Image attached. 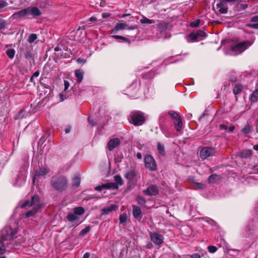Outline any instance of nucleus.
<instances>
[{"mask_svg":"<svg viewBox=\"0 0 258 258\" xmlns=\"http://www.w3.org/2000/svg\"><path fill=\"white\" fill-rule=\"evenodd\" d=\"M136 156H137V157L138 159H141L142 158V154H141V153H138L137 154Z\"/></svg>","mask_w":258,"mask_h":258,"instance_id":"59","label":"nucleus"},{"mask_svg":"<svg viewBox=\"0 0 258 258\" xmlns=\"http://www.w3.org/2000/svg\"><path fill=\"white\" fill-rule=\"evenodd\" d=\"M88 122L92 126H94L96 124V122H95V121L91 117H88Z\"/></svg>","mask_w":258,"mask_h":258,"instance_id":"51","label":"nucleus"},{"mask_svg":"<svg viewBox=\"0 0 258 258\" xmlns=\"http://www.w3.org/2000/svg\"><path fill=\"white\" fill-rule=\"evenodd\" d=\"M140 22L143 24H152L154 23V21L149 19L145 17H143L142 18L140 19Z\"/></svg>","mask_w":258,"mask_h":258,"instance_id":"34","label":"nucleus"},{"mask_svg":"<svg viewBox=\"0 0 258 258\" xmlns=\"http://www.w3.org/2000/svg\"><path fill=\"white\" fill-rule=\"evenodd\" d=\"M198 38L205 37L206 36L205 32L201 30H198L196 32Z\"/></svg>","mask_w":258,"mask_h":258,"instance_id":"42","label":"nucleus"},{"mask_svg":"<svg viewBox=\"0 0 258 258\" xmlns=\"http://www.w3.org/2000/svg\"><path fill=\"white\" fill-rule=\"evenodd\" d=\"M50 185L54 189L62 191L68 187V181L64 175H55L50 179Z\"/></svg>","mask_w":258,"mask_h":258,"instance_id":"3","label":"nucleus"},{"mask_svg":"<svg viewBox=\"0 0 258 258\" xmlns=\"http://www.w3.org/2000/svg\"><path fill=\"white\" fill-rule=\"evenodd\" d=\"M220 127L221 128H223V129H227V126L225 125H224V124H220Z\"/></svg>","mask_w":258,"mask_h":258,"instance_id":"61","label":"nucleus"},{"mask_svg":"<svg viewBox=\"0 0 258 258\" xmlns=\"http://www.w3.org/2000/svg\"><path fill=\"white\" fill-rule=\"evenodd\" d=\"M253 41H245L239 42L231 48L230 53L231 55H237L246 50L249 46L252 45Z\"/></svg>","mask_w":258,"mask_h":258,"instance_id":"6","label":"nucleus"},{"mask_svg":"<svg viewBox=\"0 0 258 258\" xmlns=\"http://www.w3.org/2000/svg\"><path fill=\"white\" fill-rule=\"evenodd\" d=\"M17 230L11 226H5L1 231L0 238L3 241H11L16 237Z\"/></svg>","mask_w":258,"mask_h":258,"instance_id":"5","label":"nucleus"},{"mask_svg":"<svg viewBox=\"0 0 258 258\" xmlns=\"http://www.w3.org/2000/svg\"><path fill=\"white\" fill-rule=\"evenodd\" d=\"M253 149L255 151H258V145H255L253 146Z\"/></svg>","mask_w":258,"mask_h":258,"instance_id":"63","label":"nucleus"},{"mask_svg":"<svg viewBox=\"0 0 258 258\" xmlns=\"http://www.w3.org/2000/svg\"><path fill=\"white\" fill-rule=\"evenodd\" d=\"M49 169L47 167H39L35 170L33 177V183L35 184L40 179L45 178L46 175L49 172Z\"/></svg>","mask_w":258,"mask_h":258,"instance_id":"7","label":"nucleus"},{"mask_svg":"<svg viewBox=\"0 0 258 258\" xmlns=\"http://www.w3.org/2000/svg\"><path fill=\"white\" fill-rule=\"evenodd\" d=\"M150 238L153 243L157 245L160 246L164 242L163 236L157 232H150L149 233Z\"/></svg>","mask_w":258,"mask_h":258,"instance_id":"9","label":"nucleus"},{"mask_svg":"<svg viewBox=\"0 0 258 258\" xmlns=\"http://www.w3.org/2000/svg\"><path fill=\"white\" fill-rule=\"evenodd\" d=\"M200 22V20H197L196 21H192L190 23V26L191 27H197L199 26Z\"/></svg>","mask_w":258,"mask_h":258,"instance_id":"46","label":"nucleus"},{"mask_svg":"<svg viewBox=\"0 0 258 258\" xmlns=\"http://www.w3.org/2000/svg\"><path fill=\"white\" fill-rule=\"evenodd\" d=\"M197 185H198V188H203V186H204V185L203 184H201L200 183H197Z\"/></svg>","mask_w":258,"mask_h":258,"instance_id":"62","label":"nucleus"},{"mask_svg":"<svg viewBox=\"0 0 258 258\" xmlns=\"http://www.w3.org/2000/svg\"><path fill=\"white\" fill-rule=\"evenodd\" d=\"M25 115V111L21 110L17 114L15 115L14 119L15 120L20 119L22 118Z\"/></svg>","mask_w":258,"mask_h":258,"instance_id":"32","label":"nucleus"},{"mask_svg":"<svg viewBox=\"0 0 258 258\" xmlns=\"http://www.w3.org/2000/svg\"><path fill=\"white\" fill-rule=\"evenodd\" d=\"M85 209L82 207H76L72 213H70L67 215V219L70 222H73L79 219L80 216L85 213Z\"/></svg>","mask_w":258,"mask_h":258,"instance_id":"8","label":"nucleus"},{"mask_svg":"<svg viewBox=\"0 0 258 258\" xmlns=\"http://www.w3.org/2000/svg\"><path fill=\"white\" fill-rule=\"evenodd\" d=\"M126 214L120 215L119 216V222L120 224H125L126 221Z\"/></svg>","mask_w":258,"mask_h":258,"instance_id":"41","label":"nucleus"},{"mask_svg":"<svg viewBox=\"0 0 258 258\" xmlns=\"http://www.w3.org/2000/svg\"><path fill=\"white\" fill-rule=\"evenodd\" d=\"M242 89L241 85L238 84H236L233 88V92L235 95L239 94L241 93Z\"/></svg>","mask_w":258,"mask_h":258,"instance_id":"27","label":"nucleus"},{"mask_svg":"<svg viewBox=\"0 0 258 258\" xmlns=\"http://www.w3.org/2000/svg\"><path fill=\"white\" fill-rule=\"evenodd\" d=\"M59 99L60 101H63L67 99L66 91H62L59 94Z\"/></svg>","mask_w":258,"mask_h":258,"instance_id":"39","label":"nucleus"},{"mask_svg":"<svg viewBox=\"0 0 258 258\" xmlns=\"http://www.w3.org/2000/svg\"><path fill=\"white\" fill-rule=\"evenodd\" d=\"M169 114L175 120H177L180 118V117L179 115V114L174 111H169Z\"/></svg>","mask_w":258,"mask_h":258,"instance_id":"35","label":"nucleus"},{"mask_svg":"<svg viewBox=\"0 0 258 258\" xmlns=\"http://www.w3.org/2000/svg\"><path fill=\"white\" fill-rule=\"evenodd\" d=\"M251 126L249 124H246L244 126L242 130V132L244 134H247L251 131Z\"/></svg>","mask_w":258,"mask_h":258,"instance_id":"38","label":"nucleus"},{"mask_svg":"<svg viewBox=\"0 0 258 258\" xmlns=\"http://www.w3.org/2000/svg\"><path fill=\"white\" fill-rule=\"evenodd\" d=\"M246 26L252 29H258V23L255 24H248L246 25Z\"/></svg>","mask_w":258,"mask_h":258,"instance_id":"49","label":"nucleus"},{"mask_svg":"<svg viewBox=\"0 0 258 258\" xmlns=\"http://www.w3.org/2000/svg\"><path fill=\"white\" fill-rule=\"evenodd\" d=\"M27 206L33 207V209L28 211L25 214L26 217H30L34 215L43 206L40 202L39 196L35 195L32 197L30 202L26 200L21 205L22 208H25Z\"/></svg>","mask_w":258,"mask_h":258,"instance_id":"1","label":"nucleus"},{"mask_svg":"<svg viewBox=\"0 0 258 258\" xmlns=\"http://www.w3.org/2000/svg\"><path fill=\"white\" fill-rule=\"evenodd\" d=\"M215 153V150L213 148L205 147L200 151V155L201 158L206 159L212 156Z\"/></svg>","mask_w":258,"mask_h":258,"instance_id":"12","label":"nucleus"},{"mask_svg":"<svg viewBox=\"0 0 258 258\" xmlns=\"http://www.w3.org/2000/svg\"><path fill=\"white\" fill-rule=\"evenodd\" d=\"M118 209V206L115 204H112L110 206H107L102 209V215H108L112 211H116Z\"/></svg>","mask_w":258,"mask_h":258,"instance_id":"16","label":"nucleus"},{"mask_svg":"<svg viewBox=\"0 0 258 258\" xmlns=\"http://www.w3.org/2000/svg\"><path fill=\"white\" fill-rule=\"evenodd\" d=\"M117 186L113 183H108L102 185L97 186L95 187V189L97 191H101L103 189H109L111 188H115Z\"/></svg>","mask_w":258,"mask_h":258,"instance_id":"18","label":"nucleus"},{"mask_svg":"<svg viewBox=\"0 0 258 258\" xmlns=\"http://www.w3.org/2000/svg\"><path fill=\"white\" fill-rule=\"evenodd\" d=\"M169 27V23L165 22H161L158 25V30L160 33V36H159V38H163V39L166 38V31Z\"/></svg>","mask_w":258,"mask_h":258,"instance_id":"13","label":"nucleus"},{"mask_svg":"<svg viewBox=\"0 0 258 258\" xmlns=\"http://www.w3.org/2000/svg\"><path fill=\"white\" fill-rule=\"evenodd\" d=\"M143 193L147 196H155L158 194V187L154 185H150L147 189L143 191Z\"/></svg>","mask_w":258,"mask_h":258,"instance_id":"14","label":"nucleus"},{"mask_svg":"<svg viewBox=\"0 0 258 258\" xmlns=\"http://www.w3.org/2000/svg\"><path fill=\"white\" fill-rule=\"evenodd\" d=\"M208 251L212 253L215 252L217 250V248L213 245H210L208 247Z\"/></svg>","mask_w":258,"mask_h":258,"instance_id":"44","label":"nucleus"},{"mask_svg":"<svg viewBox=\"0 0 258 258\" xmlns=\"http://www.w3.org/2000/svg\"><path fill=\"white\" fill-rule=\"evenodd\" d=\"M145 167L151 171H155L157 168L156 163L151 155H147L144 159Z\"/></svg>","mask_w":258,"mask_h":258,"instance_id":"11","label":"nucleus"},{"mask_svg":"<svg viewBox=\"0 0 258 258\" xmlns=\"http://www.w3.org/2000/svg\"><path fill=\"white\" fill-rule=\"evenodd\" d=\"M136 200L138 204L142 206L145 207V204L146 203V200L144 198L138 196L137 197Z\"/></svg>","mask_w":258,"mask_h":258,"instance_id":"33","label":"nucleus"},{"mask_svg":"<svg viewBox=\"0 0 258 258\" xmlns=\"http://www.w3.org/2000/svg\"><path fill=\"white\" fill-rule=\"evenodd\" d=\"M84 72L82 70H77L75 71V76L77 78V82L81 83L84 78Z\"/></svg>","mask_w":258,"mask_h":258,"instance_id":"22","label":"nucleus"},{"mask_svg":"<svg viewBox=\"0 0 258 258\" xmlns=\"http://www.w3.org/2000/svg\"><path fill=\"white\" fill-rule=\"evenodd\" d=\"M76 61L78 63H83V64H85L87 62L86 59H84L80 58V57L77 59Z\"/></svg>","mask_w":258,"mask_h":258,"instance_id":"50","label":"nucleus"},{"mask_svg":"<svg viewBox=\"0 0 258 258\" xmlns=\"http://www.w3.org/2000/svg\"><path fill=\"white\" fill-rule=\"evenodd\" d=\"M217 8L221 13L225 14L227 13V7L226 5L222 2H220L217 4Z\"/></svg>","mask_w":258,"mask_h":258,"instance_id":"21","label":"nucleus"},{"mask_svg":"<svg viewBox=\"0 0 258 258\" xmlns=\"http://www.w3.org/2000/svg\"><path fill=\"white\" fill-rule=\"evenodd\" d=\"M128 120L135 126L143 125L145 121V117L143 112L139 110H133L130 112Z\"/></svg>","mask_w":258,"mask_h":258,"instance_id":"4","label":"nucleus"},{"mask_svg":"<svg viewBox=\"0 0 258 258\" xmlns=\"http://www.w3.org/2000/svg\"><path fill=\"white\" fill-rule=\"evenodd\" d=\"M120 143V140L118 138L110 139L107 144V148L108 150L112 151L116 148Z\"/></svg>","mask_w":258,"mask_h":258,"instance_id":"15","label":"nucleus"},{"mask_svg":"<svg viewBox=\"0 0 258 258\" xmlns=\"http://www.w3.org/2000/svg\"><path fill=\"white\" fill-rule=\"evenodd\" d=\"M5 21L3 19H0V30L3 29L5 27Z\"/></svg>","mask_w":258,"mask_h":258,"instance_id":"53","label":"nucleus"},{"mask_svg":"<svg viewBox=\"0 0 258 258\" xmlns=\"http://www.w3.org/2000/svg\"><path fill=\"white\" fill-rule=\"evenodd\" d=\"M157 149L159 154L162 156L165 155V151L164 146L160 143L157 144Z\"/></svg>","mask_w":258,"mask_h":258,"instance_id":"28","label":"nucleus"},{"mask_svg":"<svg viewBox=\"0 0 258 258\" xmlns=\"http://www.w3.org/2000/svg\"><path fill=\"white\" fill-rule=\"evenodd\" d=\"M39 75V72L38 71H36L32 76H33L34 78H35V77L36 78V77H38Z\"/></svg>","mask_w":258,"mask_h":258,"instance_id":"55","label":"nucleus"},{"mask_svg":"<svg viewBox=\"0 0 258 258\" xmlns=\"http://www.w3.org/2000/svg\"><path fill=\"white\" fill-rule=\"evenodd\" d=\"M90 230V227L88 226V227H86V228H85L84 229H82L80 233V235H81V236H84V235H85L86 234H87Z\"/></svg>","mask_w":258,"mask_h":258,"instance_id":"45","label":"nucleus"},{"mask_svg":"<svg viewBox=\"0 0 258 258\" xmlns=\"http://www.w3.org/2000/svg\"><path fill=\"white\" fill-rule=\"evenodd\" d=\"M176 122L174 123L175 127L177 131L180 132L182 128V121L181 118L177 120H176Z\"/></svg>","mask_w":258,"mask_h":258,"instance_id":"29","label":"nucleus"},{"mask_svg":"<svg viewBox=\"0 0 258 258\" xmlns=\"http://www.w3.org/2000/svg\"><path fill=\"white\" fill-rule=\"evenodd\" d=\"M8 5V4L6 1L3 0L0 1V10L7 6Z\"/></svg>","mask_w":258,"mask_h":258,"instance_id":"48","label":"nucleus"},{"mask_svg":"<svg viewBox=\"0 0 258 258\" xmlns=\"http://www.w3.org/2000/svg\"><path fill=\"white\" fill-rule=\"evenodd\" d=\"M127 26V24L125 23H117L114 28L112 30L111 33L115 34L117 31L124 29Z\"/></svg>","mask_w":258,"mask_h":258,"instance_id":"19","label":"nucleus"},{"mask_svg":"<svg viewBox=\"0 0 258 258\" xmlns=\"http://www.w3.org/2000/svg\"><path fill=\"white\" fill-rule=\"evenodd\" d=\"M141 209L139 207L133 206V215L136 219H139L141 217Z\"/></svg>","mask_w":258,"mask_h":258,"instance_id":"20","label":"nucleus"},{"mask_svg":"<svg viewBox=\"0 0 258 258\" xmlns=\"http://www.w3.org/2000/svg\"><path fill=\"white\" fill-rule=\"evenodd\" d=\"M250 100L251 102H255L258 101V88L255 89L250 97Z\"/></svg>","mask_w":258,"mask_h":258,"instance_id":"26","label":"nucleus"},{"mask_svg":"<svg viewBox=\"0 0 258 258\" xmlns=\"http://www.w3.org/2000/svg\"><path fill=\"white\" fill-rule=\"evenodd\" d=\"M136 174L137 172L136 170H131L126 172L124 176L127 179L129 180H132L136 176Z\"/></svg>","mask_w":258,"mask_h":258,"instance_id":"23","label":"nucleus"},{"mask_svg":"<svg viewBox=\"0 0 258 258\" xmlns=\"http://www.w3.org/2000/svg\"><path fill=\"white\" fill-rule=\"evenodd\" d=\"M96 20H97V18L94 16L91 17L89 20V21L90 22H93V21H95Z\"/></svg>","mask_w":258,"mask_h":258,"instance_id":"56","label":"nucleus"},{"mask_svg":"<svg viewBox=\"0 0 258 258\" xmlns=\"http://www.w3.org/2000/svg\"><path fill=\"white\" fill-rule=\"evenodd\" d=\"M81 179L79 175L75 176L72 180L73 187L76 188L80 184Z\"/></svg>","mask_w":258,"mask_h":258,"instance_id":"24","label":"nucleus"},{"mask_svg":"<svg viewBox=\"0 0 258 258\" xmlns=\"http://www.w3.org/2000/svg\"><path fill=\"white\" fill-rule=\"evenodd\" d=\"M251 21L254 22H258V15L254 16L253 17H252L251 18Z\"/></svg>","mask_w":258,"mask_h":258,"instance_id":"54","label":"nucleus"},{"mask_svg":"<svg viewBox=\"0 0 258 258\" xmlns=\"http://www.w3.org/2000/svg\"><path fill=\"white\" fill-rule=\"evenodd\" d=\"M41 14V11L37 7H29L26 9L14 13L12 15V17L15 19L29 18L30 16L33 18H36L40 16Z\"/></svg>","mask_w":258,"mask_h":258,"instance_id":"2","label":"nucleus"},{"mask_svg":"<svg viewBox=\"0 0 258 258\" xmlns=\"http://www.w3.org/2000/svg\"><path fill=\"white\" fill-rule=\"evenodd\" d=\"M112 37L114 39H120L123 42H126L128 44L130 43V40L128 38L124 37L115 35H113Z\"/></svg>","mask_w":258,"mask_h":258,"instance_id":"30","label":"nucleus"},{"mask_svg":"<svg viewBox=\"0 0 258 258\" xmlns=\"http://www.w3.org/2000/svg\"><path fill=\"white\" fill-rule=\"evenodd\" d=\"M218 178V176L216 174H212L209 176L208 178V181L209 183H214L217 179Z\"/></svg>","mask_w":258,"mask_h":258,"instance_id":"37","label":"nucleus"},{"mask_svg":"<svg viewBox=\"0 0 258 258\" xmlns=\"http://www.w3.org/2000/svg\"><path fill=\"white\" fill-rule=\"evenodd\" d=\"M235 128V127L233 125H232V126H230V127H228V130L230 132H232L234 131Z\"/></svg>","mask_w":258,"mask_h":258,"instance_id":"58","label":"nucleus"},{"mask_svg":"<svg viewBox=\"0 0 258 258\" xmlns=\"http://www.w3.org/2000/svg\"><path fill=\"white\" fill-rule=\"evenodd\" d=\"M64 91H67V90L68 89V88H69V86H70L69 82L67 80H64Z\"/></svg>","mask_w":258,"mask_h":258,"instance_id":"52","label":"nucleus"},{"mask_svg":"<svg viewBox=\"0 0 258 258\" xmlns=\"http://www.w3.org/2000/svg\"><path fill=\"white\" fill-rule=\"evenodd\" d=\"M6 54L9 58L13 59L15 54V50L14 49H8L6 51Z\"/></svg>","mask_w":258,"mask_h":258,"instance_id":"31","label":"nucleus"},{"mask_svg":"<svg viewBox=\"0 0 258 258\" xmlns=\"http://www.w3.org/2000/svg\"><path fill=\"white\" fill-rule=\"evenodd\" d=\"M185 258H201V256L199 253H194L192 255H187Z\"/></svg>","mask_w":258,"mask_h":258,"instance_id":"47","label":"nucleus"},{"mask_svg":"<svg viewBox=\"0 0 258 258\" xmlns=\"http://www.w3.org/2000/svg\"><path fill=\"white\" fill-rule=\"evenodd\" d=\"M253 169L254 170H258V165L254 166L253 167Z\"/></svg>","mask_w":258,"mask_h":258,"instance_id":"64","label":"nucleus"},{"mask_svg":"<svg viewBox=\"0 0 258 258\" xmlns=\"http://www.w3.org/2000/svg\"><path fill=\"white\" fill-rule=\"evenodd\" d=\"M37 35L35 34H31L28 38V41L29 43H32L35 41V40L37 39Z\"/></svg>","mask_w":258,"mask_h":258,"instance_id":"40","label":"nucleus"},{"mask_svg":"<svg viewBox=\"0 0 258 258\" xmlns=\"http://www.w3.org/2000/svg\"><path fill=\"white\" fill-rule=\"evenodd\" d=\"M140 85L137 81L134 82L127 89V95L131 97L136 98L138 95Z\"/></svg>","mask_w":258,"mask_h":258,"instance_id":"10","label":"nucleus"},{"mask_svg":"<svg viewBox=\"0 0 258 258\" xmlns=\"http://www.w3.org/2000/svg\"><path fill=\"white\" fill-rule=\"evenodd\" d=\"M198 38L196 32L190 33L187 37V41L189 43L196 41Z\"/></svg>","mask_w":258,"mask_h":258,"instance_id":"25","label":"nucleus"},{"mask_svg":"<svg viewBox=\"0 0 258 258\" xmlns=\"http://www.w3.org/2000/svg\"><path fill=\"white\" fill-rule=\"evenodd\" d=\"M26 182V176L24 174H20L18 175L16 181L14 183V185L20 187L23 185Z\"/></svg>","mask_w":258,"mask_h":258,"instance_id":"17","label":"nucleus"},{"mask_svg":"<svg viewBox=\"0 0 258 258\" xmlns=\"http://www.w3.org/2000/svg\"><path fill=\"white\" fill-rule=\"evenodd\" d=\"M71 131V127H68L67 128H66L65 129V132L66 133H69Z\"/></svg>","mask_w":258,"mask_h":258,"instance_id":"60","label":"nucleus"},{"mask_svg":"<svg viewBox=\"0 0 258 258\" xmlns=\"http://www.w3.org/2000/svg\"><path fill=\"white\" fill-rule=\"evenodd\" d=\"M114 180L118 184L120 185L123 184L122 178L119 175H115L114 176Z\"/></svg>","mask_w":258,"mask_h":258,"instance_id":"43","label":"nucleus"},{"mask_svg":"<svg viewBox=\"0 0 258 258\" xmlns=\"http://www.w3.org/2000/svg\"><path fill=\"white\" fill-rule=\"evenodd\" d=\"M252 152L251 150H246L242 153L241 156L242 157L246 158L250 157L252 155Z\"/></svg>","mask_w":258,"mask_h":258,"instance_id":"36","label":"nucleus"},{"mask_svg":"<svg viewBox=\"0 0 258 258\" xmlns=\"http://www.w3.org/2000/svg\"><path fill=\"white\" fill-rule=\"evenodd\" d=\"M90 254L89 252L85 253L82 258H89Z\"/></svg>","mask_w":258,"mask_h":258,"instance_id":"57","label":"nucleus"}]
</instances>
